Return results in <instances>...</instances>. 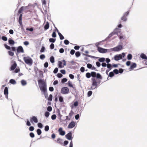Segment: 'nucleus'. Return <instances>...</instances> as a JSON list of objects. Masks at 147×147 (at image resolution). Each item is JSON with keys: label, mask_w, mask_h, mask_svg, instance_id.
Wrapping results in <instances>:
<instances>
[{"label": "nucleus", "mask_w": 147, "mask_h": 147, "mask_svg": "<svg viewBox=\"0 0 147 147\" xmlns=\"http://www.w3.org/2000/svg\"><path fill=\"white\" fill-rule=\"evenodd\" d=\"M86 77L88 78H90L91 76V74L89 72L86 73Z\"/></svg>", "instance_id": "nucleus-30"}, {"label": "nucleus", "mask_w": 147, "mask_h": 147, "mask_svg": "<svg viewBox=\"0 0 147 147\" xmlns=\"http://www.w3.org/2000/svg\"><path fill=\"white\" fill-rule=\"evenodd\" d=\"M30 136L31 138H34V135L32 132H31L30 134Z\"/></svg>", "instance_id": "nucleus-61"}, {"label": "nucleus", "mask_w": 147, "mask_h": 147, "mask_svg": "<svg viewBox=\"0 0 147 147\" xmlns=\"http://www.w3.org/2000/svg\"><path fill=\"white\" fill-rule=\"evenodd\" d=\"M57 142L60 144H63L62 140L60 138L58 139L57 140Z\"/></svg>", "instance_id": "nucleus-24"}, {"label": "nucleus", "mask_w": 147, "mask_h": 147, "mask_svg": "<svg viewBox=\"0 0 147 147\" xmlns=\"http://www.w3.org/2000/svg\"><path fill=\"white\" fill-rule=\"evenodd\" d=\"M17 67V64L15 62L10 67V69L13 70H14Z\"/></svg>", "instance_id": "nucleus-17"}, {"label": "nucleus", "mask_w": 147, "mask_h": 147, "mask_svg": "<svg viewBox=\"0 0 147 147\" xmlns=\"http://www.w3.org/2000/svg\"><path fill=\"white\" fill-rule=\"evenodd\" d=\"M91 76L93 78L91 79L92 84L90 89L93 90L96 88L97 86L100 84L101 82V80L95 78L96 75V72L92 71L91 72Z\"/></svg>", "instance_id": "nucleus-1"}, {"label": "nucleus", "mask_w": 147, "mask_h": 147, "mask_svg": "<svg viewBox=\"0 0 147 147\" xmlns=\"http://www.w3.org/2000/svg\"><path fill=\"white\" fill-rule=\"evenodd\" d=\"M98 50L99 52L102 53H106L107 51V49H103L100 47H98Z\"/></svg>", "instance_id": "nucleus-12"}, {"label": "nucleus", "mask_w": 147, "mask_h": 147, "mask_svg": "<svg viewBox=\"0 0 147 147\" xmlns=\"http://www.w3.org/2000/svg\"><path fill=\"white\" fill-rule=\"evenodd\" d=\"M120 31V29L118 28H115L113 32L111 34H110L109 36L110 37L112 35H114L115 34H117L118 35V32Z\"/></svg>", "instance_id": "nucleus-8"}, {"label": "nucleus", "mask_w": 147, "mask_h": 147, "mask_svg": "<svg viewBox=\"0 0 147 147\" xmlns=\"http://www.w3.org/2000/svg\"><path fill=\"white\" fill-rule=\"evenodd\" d=\"M49 129V127L48 125H46L45 126V130L46 131H48Z\"/></svg>", "instance_id": "nucleus-49"}, {"label": "nucleus", "mask_w": 147, "mask_h": 147, "mask_svg": "<svg viewBox=\"0 0 147 147\" xmlns=\"http://www.w3.org/2000/svg\"><path fill=\"white\" fill-rule=\"evenodd\" d=\"M67 80L66 78H63L61 80V82L62 83H64L66 82Z\"/></svg>", "instance_id": "nucleus-39"}, {"label": "nucleus", "mask_w": 147, "mask_h": 147, "mask_svg": "<svg viewBox=\"0 0 147 147\" xmlns=\"http://www.w3.org/2000/svg\"><path fill=\"white\" fill-rule=\"evenodd\" d=\"M122 49V46L121 45H119L113 48L112 50L115 51H118Z\"/></svg>", "instance_id": "nucleus-6"}, {"label": "nucleus", "mask_w": 147, "mask_h": 147, "mask_svg": "<svg viewBox=\"0 0 147 147\" xmlns=\"http://www.w3.org/2000/svg\"><path fill=\"white\" fill-rule=\"evenodd\" d=\"M71 136H72V134H71V132L67 134H66V137L69 140H71V139H72Z\"/></svg>", "instance_id": "nucleus-16"}, {"label": "nucleus", "mask_w": 147, "mask_h": 147, "mask_svg": "<svg viewBox=\"0 0 147 147\" xmlns=\"http://www.w3.org/2000/svg\"><path fill=\"white\" fill-rule=\"evenodd\" d=\"M50 47L51 49H53L54 47V45L53 43H51L50 45Z\"/></svg>", "instance_id": "nucleus-58"}, {"label": "nucleus", "mask_w": 147, "mask_h": 147, "mask_svg": "<svg viewBox=\"0 0 147 147\" xmlns=\"http://www.w3.org/2000/svg\"><path fill=\"white\" fill-rule=\"evenodd\" d=\"M22 14H21L20 15L19 19V22L20 24H22Z\"/></svg>", "instance_id": "nucleus-26"}, {"label": "nucleus", "mask_w": 147, "mask_h": 147, "mask_svg": "<svg viewBox=\"0 0 147 147\" xmlns=\"http://www.w3.org/2000/svg\"><path fill=\"white\" fill-rule=\"evenodd\" d=\"M63 63V66H62V63L61 61H59L58 66L60 68H62L64 67V66L66 65V61L65 60H63L62 61Z\"/></svg>", "instance_id": "nucleus-9"}, {"label": "nucleus", "mask_w": 147, "mask_h": 147, "mask_svg": "<svg viewBox=\"0 0 147 147\" xmlns=\"http://www.w3.org/2000/svg\"><path fill=\"white\" fill-rule=\"evenodd\" d=\"M58 70V68L57 67H56L55 68L54 70L53 71V73L54 74H56Z\"/></svg>", "instance_id": "nucleus-54"}, {"label": "nucleus", "mask_w": 147, "mask_h": 147, "mask_svg": "<svg viewBox=\"0 0 147 147\" xmlns=\"http://www.w3.org/2000/svg\"><path fill=\"white\" fill-rule=\"evenodd\" d=\"M8 42L9 43L10 45H13L15 43V42L11 38H9L8 40Z\"/></svg>", "instance_id": "nucleus-19"}, {"label": "nucleus", "mask_w": 147, "mask_h": 147, "mask_svg": "<svg viewBox=\"0 0 147 147\" xmlns=\"http://www.w3.org/2000/svg\"><path fill=\"white\" fill-rule=\"evenodd\" d=\"M114 58L115 60L118 61L122 59V55L121 54L116 55L114 56Z\"/></svg>", "instance_id": "nucleus-7"}, {"label": "nucleus", "mask_w": 147, "mask_h": 147, "mask_svg": "<svg viewBox=\"0 0 147 147\" xmlns=\"http://www.w3.org/2000/svg\"><path fill=\"white\" fill-rule=\"evenodd\" d=\"M49 115V113L48 112H46L45 113V116L47 117H48Z\"/></svg>", "instance_id": "nucleus-56"}, {"label": "nucleus", "mask_w": 147, "mask_h": 147, "mask_svg": "<svg viewBox=\"0 0 147 147\" xmlns=\"http://www.w3.org/2000/svg\"><path fill=\"white\" fill-rule=\"evenodd\" d=\"M92 93V92L91 91H89L88 92V96L89 97L90 96Z\"/></svg>", "instance_id": "nucleus-44"}, {"label": "nucleus", "mask_w": 147, "mask_h": 147, "mask_svg": "<svg viewBox=\"0 0 147 147\" xmlns=\"http://www.w3.org/2000/svg\"><path fill=\"white\" fill-rule=\"evenodd\" d=\"M96 78L98 79H102V76L100 75V74H99V73H97L96 74Z\"/></svg>", "instance_id": "nucleus-22"}, {"label": "nucleus", "mask_w": 147, "mask_h": 147, "mask_svg": "<svg viewBox=\"0 0 147 147\" xmlns=\"http://www.w3.org/2000/svg\"><path fill=\"white\" fill-rule=\"evenodd\" d=\"M4 46L7 49L10 50L11 49V47L9 46H8L6 44L4 45Z\"/></svg>", "instance_id": "nucleus-46"}, {"label": "nucleus", "mask_w": 147, "mask_h": 147, "mask_svg": "<svg viewBox=\"0 0 147 147\" xmlns=\"http://www.w3.org/2000/svg\"><path fill=\"white\" fill-rule=\"evenodd\" d=\"M17 52L18 53H24V51L22 47L21 46H19L17 49Z\"/></svg>", "instance_id": "nucleus-13"}, {"label": "nucleus", "mask_w": 147, "mask_h": 147, "mask_svg": "<svg viewBox=\"0 0 147 147\" xmlns=\"http://www.w3.org/2000/svg\"><path fill=\"white\" fill-rule=\"evenodd\" d=\"M47 110L48 111L50 112L52 110V107L51 106H49L47 108Z\"/></svg>", "instance_id": "nucleus-51"}, {"label": "nucleus", "mask_w": 147, "mask_h": 147, "mask_svg": "<svg viewBox=\"0 0 147 147\" xmlns=\"http://www.w3.org/2000/svg\"><path fill=\"white\" fill-rule=\"evenodd\" d=\"M64 43L65 45H67L69 44V41L67 40H65L64 41Z\"/></svg>", "instance_id": "nucleus-64"}, {"label": "nucleus", "mask_w": 147, "mask_h": 147, "mask_svg": "<svg viewBox=\"0 0 147 147\" xmlns=\"http://www.w3.org/2000/svg\"><path fill=\"white\" fill-rule=\"evenodd\" d=\"M59 101L61 102H62L63 101V98L62 96H60L59 98Z\"/></svg>", "instance_id": "nucleus-62"}, {"label": "nucleus", "mask_w": 147, "mask_h": 147, "mask_svg": "<svg viewBox=\"0 0 147 147\" xmlns=\"http://www.w3.org/2000/svg\"><path fill=\"white\" fill-rule=\"evenodd\" d=\"M26 124L28 126H30L31 125V123L30 122L28 119L27 120Z\"/></svg>", "instance_id": "nucleus-57"}, {"label": "nucleus", "mask_w": 147, "mask_h": 147, "mask_svg": "<svg viewBox=\"0 0 147 147\" xmlns=\"http://www.w3.org/2000/svg\"><path fill=\"white\" fill-rule=\"evenodd\" d=\"M76 125V123L75 122L72 121L70 122L68 125V127L69 128H73Z\"/></svg>", "instance_id": "nucleus-10"}, {"label": "nucleus", "mask_w": 147, "mask_h": 147, "mask_svg": "<svg viewBox=\"0 0 147 147\" xmlns=\"http://www.w3.org/2000/svg\"><path fill=\"white\" fill-rule=\"evenodd\" d=\"M140 57L143 59H147V57L146 55L144 54H142L140 55Z\"/></svg>", "instance_id": "nucleus-25"}, {"label": "nucleus", "mask_w": 147, "mask_h": 147, "mask_svg": "<svg viewBox=\"0 0 147 147\" xmlns=\"http://www.w3.org/2000/svg\"><path fill=\"white\" fill-rule=\"evenodd\" d=\"M23 7H22L19 9L18 11V13H21L23 10Z\"/></svg>", "instance_id": "nucleus-37"}, {"label": "nucleus", "mask_w": 147, "mask_h": 147, "mask_svg": "<svg viewBox=\"0 0 147 147\" xmlns=\"http://www.w3.org/2000/svg\"><path fill=\"white\" fill-rule=\"evenodd\" d=\"M23 59L25 63L27 64L31 65L33 63L32 59L28 57H23Z\"/></svg>", "instance_id": "nucleus-3"}, {"label": "nucleus", "mask_w": 147, "mask_h": 147, "mask_svg": "<svg viewBox=\"0 0 147 147\" xmlns=\"http://www.w3.org/2000/svg\"><path fill=\"white\" fill-rule=\"evenodd\" d=\"M30 121L32 123H33V121L35 123H37L38 122L37 118L34 116L30 118Z\"/></svg>", "instance_id": "nucleus-11"}, {"label": "nucleus", "mask_w": 147, "mask_h": 147, "mask_svg": "<svg viewBox=\"0 0 147 147\" xmlns=\"http://www.w3.org/2000/svg\"><path fill=\"white\" fill-rule=\"evenodd\" d=\"M63 129L62 127H60L58 129V131L59 134L61 136H64L65 135V132L64 131L62 130Z\"/></svg>", "instance_id": "nucleus-14"}, {"label": "nucleus", "mask_w": 147, "mask_h": 147, "mask_svg": "<svg viewBox=\"0 0 147 147\" xmlns=\"http://www.w3.org/2000/svg\"><path fill=\"white\" fill-rule=\"evenodd\" d=\"M92 64L90 63H88L87 64V67L89 69H91L92 67Z\"/></svg>", "instance_id": "nucleus-53"}, {"label": "nucleus", "mask_w": 147, "mask_h": 147, "mask_svg": "<svg viewBox=\"0 0 147 147\" xmlns=\"http://www.w3.org/2000/svg\"><path fill=\"white\" fill-rule=\"evenodd\" d=\"M60 71V72L62 73V74H65V70L64 69H62V70H61Z\"/></svg>", "instance_id": "nucleus-63"}, {"label": "nucleus", "mask_w": 147, "mask_h": 147, "mask_svg": "<svg viewBox=\"0 0 147 147\" xmlns=\"http://www.w3.org/2000/svg\"><path fill=\"white\" fill-rule=\"evenodd\" d=\"M75 53V51L74 49H72L71 50L70 53L71 55H73Z\"/></svg>", "instance_id": "nucleus-55"}, {"label": "nucleus", "mask_w": 147, "mask_h": 147, "mask_svg": "<svg viewBox=\"0 0 147 147\" xmlns=\"http://www.w3.org/2000/svg\"><path fill=\"white\" fill-rule=\"evenodd\" d=\"M49 27V24L48 22H47L44 26V29L46 30L48 29Z\"/></svg>", "instance_id": "nucleus-21"}, {"label": "nucleus", "mask_w": 147, "mask_h": 147, "mask_svg": "<svg viewBox=\"0 0 147 147\" xmlns=\"http://www.w3.org/2000/svg\"><path fill=\"white\" fill-rule=\"evenodd\" d=\"M52 97L53 96L51 94H50L49 95V97L48 98V100L49 101H51L52 100Z\"/></svg>", "instance_id": "nucleus-41"}, {"label": "nucleus", "mask_w": 147, "mask_h": 147, "mask_svg": "<svg viewBox=\"0 0 147 147\" xmlns=\"http://www.w3.org/2000/svg\"><path fill=\"white\" fill-rule=\"evenodd\" d=\"M57 76L59 78H61L63 76V75L61 73H58L57 74Z\"/></svg>", "instance_id": "nucleus-60"}, {"label": "nucleus", "mask_w": 147, "mask_h": 147, "mask_svg": "<svg viewBox=\"0 0 147 147\" xmlns=\"http://www.w3.org/2000/svg\"><path fill=\"white\" fill-rule=\"evenodd\" d=\"M69 90L67 87H63L61 91V93L63 94H66L69 93Z\"/></svg>", "instance_id": "nucleus-4"}, {"label": "nucleus", "mask_w": 147, "mask_h": 147, "mask_svg": "<svg viewBox=\"0 0 147 147\" xmlns=\"http://www.w3.org/2000/svg\"><path fill=\"white\" fill-rule=\"evenodd\" d=\"M8 53L9 55L11 56H13L14 55V53H13L11 51H8Z\"/></svg>", "instance_id": "nucleus-40"}, {"label": "nucleus", "mask_w": 147, "mask_h": 147, "mask_svg": "<svg viewBox=\"0 0 147 147\" xmlns=\"http://www.w3.org/2000/svg\"><path fill=\"white\" fill-rule=\"evenodd\" d=\"M38 127L40 128H42V124L41 123H39L38 124Z\"/></svg>", "instance_id": "nucleus-48"}, {"label": "nucleus", "mask_w": 147, "mask_h": 147, "mask_svg": "<svg viewBox=\"0 0 147 147\" xmlns=\"http://www.w3.org/2000/svg\"><path fill=\"white\" fill-rule=\"evenodd\" d=\"M56 40V39L53 38H50L49 39V41L51 42H54Z\"/></svg>", "instance_id": "nucleus-33"}, {"label": "nucleus", "mask_w": 147, "mask_h": 147, "mask_svg": "<svg viewBox=\"0 0 147 147\" xmlns=\"http://www.w3.org/2000/svg\"><path fill=\"white\" fill-rule=\"evenodd\" d=\"M136 64L135 63H133L130 66L129 68L130 70H133L134 68L136 67Z\"/></svg>", "instance_id": "nucleus-18"}, {"label": "nucleus", "mask_w": 147, "mask_h": 147, "mask_svg": "<svg viewBox=\"0 0 147 147\" xmlns=\"http://www.w3.org/2000/svg\"><path fill=\"white\" fill-rule=\"evenodd\" d=\"M21 83L22 84L23 86L25 85L26 84V82L24 80H22L21 81Z\"/></svg>", "instance_id": "nucleus-34"}, {"label": "nucleus", "mask_w": 147, "mask_h": 147, "mask_svg": "<svg viewBox=\"0 0 147 147\" xmlns=\"http://www.w3.org/2000/svg\"><path fill=\"white\" fill-rule=\"evenodd\" d=\"M118 36H119L120 39L121 40H123L125 38V37L122 34H121Z\"/></svg>", "instance_id": "nucleus-27"}, {"label": "nucleus", "mask_w": 147, "mask_h": 147, "mask_svg": "<svg viewBox=\"0 0 147 147\" xmlns=\"http://www.w3.org/2000/svg\"><path fill=\"white\" fill-rule=\"evenodd\" d=\"M129 13V11H128L125 12L123 16L121 18V20H122L123 21L125 22L127 20V17Z\"/></svg>", "instance_id": "nucleus-5"}, {"label": "nucleus", "mask_w": 147, "mask_h": 147, "mask_svg": "<svg viewBox=\"0 0 147 147\" xmlns=\"http://www.w3.org/2000/svg\"><path fill=\"white\" fill-rule=\"evenodd\" d=\"M2 39L3 40L5 41H7V38L5 36H2Z\"/></svg>", "instance_id": "nucleus-52"}, {"label": "nucleus", "mask_w": 147, "mask_h": 147, "mask_svg": "<svg viewBox=\"0 0 147 147\" xmlns=\"http://www.w3.org/2000/svg\"><path fill=\"white\" fill-rule=\"evenodd\" d=\"M51 119L52 120H55L56 119V116L54 114L52 115L51 116Z\"/></svg>", "instance_id": "nucleus-47"}, {"label": "nucleus", "mask_w": 147, "mask_h": 147, "mask_svg": "<svg viewBox=\"0 0 147 147\" xmlns=\"http://www.w3.org/2000/svg\"><path fill=\"white\" fill-rule=\"evenodd\" d=\"M114 74L113 72H111L109 73V76L110 77H112L114 76Z\"/></svg>", "instance_id": "nucleus-42"}, {"label": "nucleus", "mask_w": 147, "mask_h": 147, "mask_svg": "<svg viewBox=\"0 0 147 147\" xmlns=\"http://www.w3.org/2000/svg\"><path fill=\"white\" fill-rule=\"evenodd\" d=\"M38 83L40 90L43 92L45 95L47 90L46 83L42 79L38 80Z\"/></svg>", "instance_id": "nucleus-2"}, {"label": "nucleus", "mask_w": 147, "mask_h": 147, "mask_svg": "<svg viewBox=\"0 0 147 147\" xmlns=\"http://www.w3.org/2000/svg\"><path fill=\"white\" fill-rule=\"evenodd\" d=\"M107 67L108 68V69H110V70L111 69H112V66L111 64L109 63H108L107 65Z\"/></svg>", "instance_id": "nucleus-28"}, {"label": "nucleus", "mask_w": 147, "mask_h": 147, "mask_svg": "<svg viewBox=\"0 0 147 147\" xmlns=\"http://www.w3.org/2000/svg\"><path fill=\"white\" fill-rule=\"evenodd\" d=\"M80 55H81L79 51L76 52L75 53L76 56L77 57H79L80 56Z\"/></svg>", "instance_id": "nucleus-35"}, {"label": "nucleus", "mask_w": 147, "mask_h": 147, "mask_svg": "<svg viewBox=\"0 0 147 147\" xmlns=\"http://www.w3.org/2000/svg\"><path fill=\"white\" fill-rule=\"evenodd\" d=\"M45 55L42 54L40 56V58L41 59H43L45 58Z\"/></svg>", "instance_id": "nucleus-50"}, {"label": "nucleus", "mask_w": 147, "mask_h": 147, "mask_svg": "<svg viewBox=\"0 0 147 147\" xmlns=\"http://www.w3.org/2000/svg\"><path fill=\"white\" fill-rule=\"evenodd\" d=\"M36 131L38 135H40L42 133L41 130L39 129H37Z\"/></svg>", "instance_id": "nucleus-32"}, {"label": "nucleus", "mask_w": 147, "mask_h": 147, "mask_svg": "<svg viewBox=\"0 0 147 147\" xmlns=\"http://www.w3.org/2000/svg\"><path fill=\"white\" fill-rule=\"evenodd\" d=\"M105 59L104 58H101L98 59L99 61L100 62H103L105 61Z\"/></svg>", "instance_id": "nucleus-38"}, {"label": "nucleus", "mask_w": 147, "mask_h": 147, "mask_svg": "<svg viewBox=\"0 0 147 147\" xmlns=\"http://www.w3.org/2000/svg\"><path fill=\"white\" fill-rule=\"evenodd\" d=\"M29 130L30 131H33L34 130V127L33 126H30V127Z\"/></svg>", "instance_id": "nucleus-59"}, {"label": "nucleus", "mask_w": 147, "mask_h": 147, "mask_svg": "<svg viewBox=\"0 0 147 147\" xmlns=\"http://www.w3.org/2000/svg\"><path fill=\"white\" fill-rule=\"evenodd\" d=\"M51 62L52 63H53L54 62V58L53 56H51L50 59Z\"/></svg>", "instance_id": "nucleus-29"}, {"label": "nucleus", "mask_w": 147, "mask_h": 147, "mask_svg": "<svg viewBox=\"0 0 147 147\" xmlns=\"http://www.w3.org/2000/svg\"><path fill=\"white\" fill-rule=\"evenodd\" d=\"M113 72L116 74H119V71L117 69H115L113 70Z\"/></svg>", "instance_id": "nucleus-45"}, {"label": "nucleus", "mask_w": 147, "mask_h": 147, "mask_svg": "<svg viewBox=\"0 0 147 147\" xmlns=\"http://www.w3.org/2000/svg\"><path fill=\"white\" fill-rule=\"evenodd\" d=\"M9 82L11 84H16V82L15 80L13 79H11L9 80Z\"/></svg>", "instance_id": "nucleus-23"}, {"label": "nucleus", "mask_w": 147, "mask_h": 147, "mask_svg": "<svg viewBox=\"0 0 147 147\" xmlns=\"http://www.w3.org/2000/svg\"><path fill=\"white\" fill-rule=\"evenodd\" d=\"M73 114H74L73 112L72 111H70V113H69V116L71 118V117L73 116Z\"/></svg>", "instance_id": "nucleus-43"}, {"label": "nucleus", "mask_w": 147, "mask_h": 147, "mask_svg": "<svg viewBox=\"0 0 147 147\" xmlns=\"http://www.w3.org/2000/svg\"><path fill=\"white\" fill-rule=\"evenodd\" d=\"M57 31L58 33V35L59 36L61 40H63L64 39V36L62 35L59 32L58 30H57Z\"/></svg>", "instance_id": "nucleus-20"}, {"label": "nucleus", "mask_w": 147, "mask_h": 147, "mask_svg": "<svg viewBox=\"0 0 147 147\" xmlns=\"http://www.w3.org/2000/svg\"><path fill=\"white\" fill-rule=\"evenodd\" d=\"M68 86L70 87L73 88H74L75 87H73L72 84L71 83V82L70 81H69L68 82Z\"/></svg>", "instance_id": "nucleus-31"}, {"label": "nucleus", "mask_w": 147, "mask_h": 147, "mask_svg": "<svg viewBox=\"0 0 147 147\" xmlns=\"http://www.w3.org/2000/svg\"><path fill=\"white\" fill-rule=\"evenodd\" d=\"M4 94L5 95L6 98H8V89L7 87L5 88L4 90Z\"/></svg>", "instance_id": "nucleus-15"}, {"label": "nucleus", "mask_w": 147, "mask_h": 147, "mask_svg": "<svg viewBox=\"0 0 147 147\" xmlns=\"http://www.w3.org/2000/svg\"><path fill=\"white\" fill-rule=\"evenodd\" d=\"M132 58V55L131 54H129L127 56V58L128 60H131Z\"/></svg>", "instance_id": "nucleus-36"}]
</instances>
